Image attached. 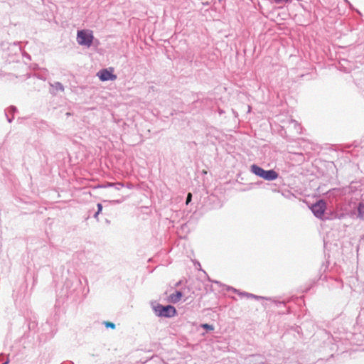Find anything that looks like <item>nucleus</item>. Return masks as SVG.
I'll return each instance as SVG.
<instances>
[{
	"instance_id": "obj_18",
	"label": "nucleus",
	"mask_w": 364,
	"mask_h": 364,
	"mask_svg": "<svg viewBox=\"0 0 364 364\" xmlns=\"http://www.w3.org/2000/svg\"><path fill=\"white\" fill-rule=\"evenodd\" d=\"M113 184H114V183H109V182H107L106 184L102 186V187L103 188H109V187H113Z\"/></svg>"
},
{
	"instance_id": "obj_19",
	"label": "nucleus",
	"mask_w": 364,
	"mask_h": 364,
	"mask_svg": "<svg viewBox=\"0 0 364 364\" xmlns=\"http://www.w3.org/2000/svg\"><path fill=\"white\" fill-rule=\"evenodd\" d=\"M191 198H192V194L191 193H189L186 198V204H188L191 202Z\"/></svg>"
},
{
	"instance_id": "obj_3",
	"label": "nucleus",
	"mask_w": 364,
	"mask_h": 364,
	"mask_svg": "<svg viewBox=\"0 0 364 364\" xmlns=\"http://www.w3.org/2000/svg\"><path fill=\"white\" fill-rule=\"evenodd\" d=\"M153 310L155 314L159 317L171 318L174 316L176 314L175 307L171 305L163 306L158 304L153 306Z\"/></svg>"
},
{
	"instance_id": "obj_22",
	"label": "nucleus",
	"mask_w": 364,
	"mask_h": 364,
	"mask_svg": "<svg viewBox=\"0 0 364 364\" xmlns=\"http://www.w3.org/2000/svg\"><path fill=\"white\" fill-rule=\"evenodd\" d=\"M8 363H9V360H7L6 361H5V362H4V363H2V364H8Z\"/></svg>"
},
{
	"instance_id": "obj_5",
	"label": "nucleus",
	"mask_w": 364,
	"mask_h": 364,
	"mask_svg": "<svg viewBox=\"0 0 364 364\" xmlns=\"http://www.w3.org/2000/svg\"><path fill=\"white\" fill-rule=\"evenodd\" d=\"M97 76L102 81L115 80L117 75L112 73L107 69H102L97 73Z\"/></svg>"
},
{
	"instance_id": "obj_23",
	"label": "nucleus",
	"mask_w": 364,
	"mask_h": 364,
	"mask_svg": "<svg viewBox=\"0 0 364 364\" xmlns=\"http://www.w3.org/2000/svg\"><path fill=\"white\" fill-rule=\"evenodd\" d=\"M219 1H220L221 0H219Z\"/></svg>"
},
{
	"instance_id": "obj_4",
	"label": "nucleus",
	"mask_w": 364,
	"mask_h": 364,
	"mask_svg": "<svg viewBox=\"0 0 364 364\" xmlns=\"http://www.w3.org/2000/svg\"><path fill=\"white\" fill-rule=\"evenodd\" d=\"M93 33L90 30H78L77 34V42L80 46L90 47L93 41Z\"/></svg>"
},
{
	"instance_id": "obj_1",
	"label": "nucleus",
	"mask_w": 364,
	"mask_h": 364,
	"mask_svg": "<svg viewBox=\"0 0 364 364\" xmlns=\"http://www.w3.org/2000/svg\"><path fill=\"white\" fill-rule=\"evenodd\" d=\"M311 210L314 215L321 220H333L341 219L343 214H338L337 213H325L326 210V203L323 200H319L316 203L313 204Z\"/></svg>"
},
{
	"instance_id": "obj_12",
	"label": "nucleus",
	"mask_w": 364,
	"mask_h": 364,
	"mask_svg": "<svg viewBox=\"0 0 364 364\" xmlns=\"http://www.w3.org/2000/svg\"><path fill=\"white\" fill-rule=\"evenodd\" d=\"M291 124H292L294 126V127H295V129H296V132H300V130H301V128L300 124H298L296 121H294V120H292V121L291 122Z\"/></svg>"
},
{
	"instance_id": "obj_13",
	"label": "nucleus",
	"mask_w": 364,
	"mask_h": 364,
	"mask_svg": "<svg viewBox=\"0 0 364 364\" xmlns=\"http://www.w3.org/2000/svg\"><path fill=\"white\" fill-rule=\"evenodd\" d=\"M124 186V185L122 183H120V182L114 183V184H113V187L116 190H120Z\"/></svg>"
},
{
	"instance_id": "obj_20",
	"label": "nucleus",
	"mask_w": 364,
	"mask_h": 364,
	"mask_svg": "<svg viewBox=\"0 0 364 364\" xmlns=\"http://www.w3.org/2000/svg\"><path fill=\"white\" fill-rule=\"evenodd\" d=\"M6 117H7V120L9 123H11L14 119V117H9L8 114H7Z\"/></svg>"
},
{
	"instance_id": "obj_15",
	"label": "nucleus",
	"mask_w": 364,
	"mask_h": 364,
	"mask_svg": "<svg viewBox=\"0 0 364 364\" xmlns=\"http://www.w3.org/2000/svg\"><path fill=\"white\" fill-rule=\"evenodd\" d=\"M202 327L206 330L213 331L214 329L213 326L212 325L205 323L202 325Z\"/></svg>"
},
{
	"instance_id": "obj_14",
	"label": "nucleus",
	"mask_w": 364,
	"mask_h": 364,
	"mask_svg": "<svg viewBox=\"0 0 364 364\" xmlns=\"http://www.w3.org/2000/svg\"><path fill=\"white\" fill-rule=\"evenodd\" d=\"M102 204L101 203H98L97 204V211L94 215V218H97L98 215L100 214V213L102 211Z\"/></svg>"
},
{
	"instance_id": "obj_16",
	"label": "nucleus",
	"mask_w": 364,
	"mask_h": 364,
	"mask_svg": "<svg viewBox=\"0 0 364 364\" xmlns=\"http://www.w3.org/2000/svg\"><path fill=\"white\" fill-rule=\"evenodd\" d=\"M290 0H274V2L276 4H278V5H283V4H285L286 3L289 2Z\"/></svg>"
},
{
	"instance_id": "obj_6",
	"label": "nucleus",
	"mask_w": 364,
	"mask_h": 364,
	"mask_svg": "<svg viewBox=\"0 0 364 364\" xmlns=\"http://www.w3.org/2000/svg\"><path fill=\"white\" fill-rule=\"evenodd\" d=\"M354 188L355 187L353 186V184H350V186L342 188H335L332 191L333 193L336 196H343L354 191Z\"/></svg>"
},
{
	"instance_id": "obj_9",
	"label": "nucleus",
	"mask_w": 364,
	"mask_h": 364,
	"mask_svg": "<svg viewBox=\"0 0 364 364\" xmlns=\"http://www.w3.org/2000/svg\"><path fill=\"white\" fill-rule=\"evenodd\" d=\"M358 218L364 219V203H360L358 206Z\"/></svg>"
},
{
	"instance_id": "obj_8",
	"label": "nucleus",
	"mask_w": 364,
	"mask_h": 364,
	"mask_svg": "<svg viewBox=\"0 0 364 364\" xmlns=\"http://www.w3.org/2000/svg\"><path fill=\"white\" fill-rule=\"evenodd\" d=\"M183 294L180 291H176L175 293L171 294L168 297V301L171 303L176 304L178 302Z\"/></svg>"
},
{
	"instance_id": "obj_21",
	"label": "nucleus",
	"mask_w": 364,
	"mask_h": 364,
	"mask_svg": "<svg viewBox=\"0 0 364 364\" xmlns=\"http://www.w3.org/2000/svg\"><path fill=\"white\" fill-rule=\"evenodd\" d=\"M127 187L128 188H132L133 185H132V184H131V183H128V184L127 185Z\"/></svg>"
},
{
	"instance_id": "obj_2",
	"label": "nucleus",
	"mask_w": 364,
	"mask_h": 364,
	"mask_svg": "<svg viewBox=\"0 0 364 364\" xmlns=\"http://www.w3.org/2000/svg\"><path fill=\"white\" fill-rule=\"evenodd\" d=\"M251 171L267 181H274L277 179L279 176L274 170H264L255 164L251 166Z\"/></svg>"
},
{
	"instance_id": "obj_7",
	"label": "nucleus",
	"mask_w": 364,
	"mask_h": 364,
	"mask_svg": "<svg viewBox=\"0 0 364 364\" xmlns=\"http://www.w3.org/2000/svg\"><path fill=\"white\" fill-rule=\"evenodd\" d=\"M230 289L232 290L235 292L238 293V294L240 295V296H245L247 298H254L255 299H268L267 298H265V297H263V296H257V295H255V294H250V293L240 292L239 291H237V289H234L232 287L230 288Z\"/></svg>"
},
{
	"instance_id": "obj_11",
	"label": "nucleus",
	"mask_w": 364,
	"mask_h": 364,
	"mask_svg": "<svg viewBox=\"0 0 364 364\" xmlns=\"http://www.w3.org/2000/svg\"><path fill=\"white\" fill-rule=\"evenodd\" d=\"M17 111V109L14 106L9 107L6 111H5V115L7 116L9 114H14Z\"/></svg>"
},
{
	"instance_id": "obj_10",
	"label": "nucleus",
	"mask_w": 364,
	"mask_h": 364,
	"mask_svg": "<svg viewBox=\"0 0 364 364\" xmlns=\"http://www.w3.org/2000/svg\"><path fill=\"white\" fill-rule=\"evenodd\" d=\"M50 86L58 91H60V92L64 91V86L60 82H55L53 83H51Z\"/></svg>"
},
{
	"instance_id": "obj_17",
	"label": "nucleus",
	"mask_w": 364,
	"mask_h": 364,
	"mask_svg": "<svg viewBox=\"0 0 364 364\" xmlns=\"http://www.w3.org/2000/svg\"><path fill=\"white\" fill-rule=\"evenodd\" d=\"M105 325L107 328H111L112 329L115 328V324L111 322H105Z\"/></svg>"
}]
</instances>
